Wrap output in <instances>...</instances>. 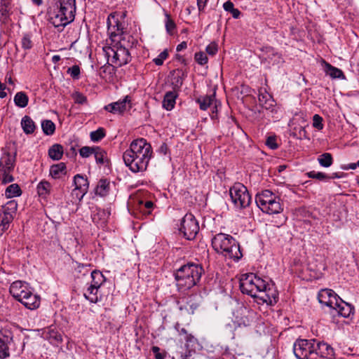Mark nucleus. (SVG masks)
I'll return each mask as SVG.
<instances>
[{
  "instance_id": "2eb2a0df",
  "label": "nucleus",
  "mask_w": 359,
  "mask_h": 359,
  "mask_svg": "<svg viewBox=\"0 0 359 359\" xmlns=\"http://www.w3.org/2000/svg\"><path fill=\"white\" fill-rule=\"evenodd\" d=\"M314 355H320L322 358L332 359L334 356L333 348L327 343L320 342L314 339Z\"/></svg>"
},
{
  "instance_id": "3c124183",
  "label": "nucleus",
  "mask_w": 359,
  "mask_h": 359,
  "mask_svg": "<svg viewBox=\"0 0 359 359\" xmlns=\"http://www.w3.org/2000/svg\"><path fill=\"white\" fill-rule=\"evenodd\" d=\"M168 57V52L167 49H165L161 52L158 56L153 60L154 64L157 66H161L163 64L165 60Z\"/></svg>"
},
{
  "instance_id": "6e6552de",
  "label": "nucleus",
  "mask_w": 359,
  "mask_h": 359,
  "mask_svg": "<svg viewBox=\"0 0 359 359\" xmlns=\"http://www.w3.org/2000/svg\"><path fill=\"white\" fill-rule=\"evenodd\" d=\"M103 51L105 56L107 57V63L109 64L111 56V62L115 64L118 67H121L128 64L130 60L131 56L128 49L125 48L121 44L119 46L111 48L110 46H105L103 48Z\"/></svg>"
},
{
  "instance_id": "8fccbe9b",
  "label": "nucleus",
  "mask_w": 359,
  "mask_h": 359,
  "mask_svg": "<svg viewBox=\"0 0 359 359\" xmlns=\"http://www.w3.org/2000/svg\"><path fill=\"white\" fill-rule=\"evenodd\" d=\"M72 98L74 100V102L79 104H86L88 100L87 97L80 92H75L72 94Z\"/></svg>"
},
{
  "instance_id": "f03ea898",
  "label": "nucleus",
  "mask_w": 359,
  "mask_h": 359,
  "mask_svg": "<svg viewBox=\"0 0 359 359\" xmlns=\"http://www.w3.org/2000/svg\"><path fill=\"white\" fill-rule=\"evenodd\" d=\"M153 150L151 144L144 138L133 140L123 154L124 163L135 173L147 170L151 158Z\"/></svg>"
},
{
  "instance_id": "6e6d98bb",
  "label": "nucleus",
  "mask_w": 359,
  "mask_h": 359,
  "mask_svg": "<svg viewBox=\"0 0 359 359\" xmlns=\"http://www.w3.org/2000/svg\"><path fill=\"white\" fill-rule=\"evenodd\" d=\"M67 73L69 74L74 79H78L81 74L80 67L76 65H73L67 69Z\"/></svg>"
},
{
  "instance_id": "603ef678",
  "label": "nucleus",
  "mask_w": 359,
  "mask_h": 359,
  "mask_svg": "<svg viewBox=\"0 0 359 359\" xmlns=\"http://www.w3.org/2000/svg\"><path fill=\"white\" fill-rule=\"evenodd\" d=\"M194 59L198 62V64L201 65H205L208 61V57L205 55V53L201 51L195 53Z\"/></svg>"
},
{
  "instance_id": "aec40b11",
  "label": "nucleus",
  "mask_w": 359,
  "mask_h": 359,
  "mask_svg": "<svg viewBox=\"0 0 359 359\" xmlns=\"http://www.w3.org/2000/svg\"><path fill=\"white\" fill-rule=\"evenodd\" d=\"M99 288L89 285L83 292L84 297L90 303H97L101 300V297L98 296Z\"/></svg>"
},
{
  "instance_id": "de8ad7c7",
  "label": "nucleus",
  "mask_w": 359,
  "mask_h": 359,
  "mask_svg": "<svg viewBox=\"0 0 359 359\" xmlns=\"http://www.w3.org/2000/svg\"><path fill=\"white\" fill-rule=\"evenodd\" d=\"M11 5H3L0 4V20L5 22L9 15Z\"/></svg>"
},
{
  "instance_id": "e2e57ef3",
  "label": "nucleus",
  "mask_w": 359,
  "mask_h": 359,
  "mask_svg": "<svg viewBox=\"0 0 359 359\" xmlns=\"http://www.w3.org/2000/svg\"><path fill=\"white\" fill-rule=\"evenodd\" d=\"M151 351L154 354L156 359H165L166 353L165 352H161V349L158 346H153Z\"/></svg>"
},
{
  "instance_id": "09e8293b",
  "label": "nucleus",
  "mask_w": 359,
  "mask_h": 359,
  "mask_svg": "<svg viewBox=\"0 0 359 359\" xmlns=\"http://www.w3.org/2000/svg\"><path fill=\"white\" fill-rule=\"evenodd\" d=\"M95 151V147L85 146L79 149V154L83 158H88Z\"/></svg>"
},
{
  "instance_id": "20e7f679",
  "label": "nucleus",
  "mask_w": 359,
  "mask_h": 359,
  "mask_svg": "<svg viewBox=\"0 0 359 359\" xmlns=\"http://www.w3.org/2000/svg\"><path fill=\"white\" fill-rule=\"evenodd\" d=\"M212 246L215 252L225 258L239 260L243 255L240 245L231 235L219 233L212 238Z\"/></svg>"
},
{
  "instance_id": "a18cd8bd",
  "label": "nucleus",
  "mask_w": 359,
  "mask_h": 359,
  "mask_svg": "<svg viewBox=\"0 0 359 359\" xmlns=\"http://www.w3.org/2000/svg\"><path fill=\"white\" fill-rule=\"evenodd\" d=\"M330 297L327 303L326 304L327 306L334 309L337 308L338 304H339L340 300H342L333 290L332 294H330Z\"/></svg>"
},
{
  "instance_id": "f3484780",
  "label": "nucleus",
  "mask_w": 359,
  "mask_h": 359,
  "mask_svg": "<svg viewBox=\"0 0 359 359\" xmlns=\"http://www.w3.org/2000/svg\"><path fill=\"white\" fill-rule=\"evenodd\" d=\"M57 8L66 15H74L76 12V0H58Z\"/></svg>"
},
{
  "instance_id": "473e14b6",
  "label": "nucleus",
  "mask_w": 359,
  "mask_h": 359,
  "mask_svg": "<svg viewBox=\"0 0 359 359\" xmlns=\"http://www.w3.org/2000/svg\"><path fill=\"white\" fill-rule=\"evenodd\" d=\"M90 276L92 280L90 284L100 289V287L105 280V277L100 271L97 270H94L92 272H90Z\"/></svg>"
},
{
  "instance_id": "ddd939ff",
  "label": "nucleus",
  "mask_w": 359,
  "mask_h": 359,
  "mask_svg": "<svg viewBox=\"0 0 359 359\" xmlns=\"http://www.w3.org/2000/svg\"><path fill=\"white\" fill-rule=\"evenodd\" d=\"M32 288L26 282L16 280L13 282L9 288L11 294L18 302H21L24 299L25 296L29 294Z\"/></svg>"
},
{
  "instance_id": "72a5a7b5",
  "label": "nucleus",
  "mask_w": 359,
  "mask_h": 359,
  "mask_svg": "<svg viewBox=\"0 0 359 359\" xmlns=\"http://www.w3.org/2000/svg\"><path fill=\"white\" fill-rule=\"evenodd\" d=\"M28 102V96L22 91L17 93L14 96V103L18 107L25 108L27 106Z\"/></svg>"
},
{
  "instance_id": "ea45409f",
  "label": "nucleus",
  "mask_w": 359,
  "mask_h": 359,
  "mask_svg": "<svg viewBox=\"0 0 359 359\" xmlns=\"http://www.w3.org/2000/svg\"><path fill=\"white\" fill-rule=\"evenodd\" d=\"M318 161L321 166L328 168L333 163L332 156L330 153H324L318 156Z\"/></svg>"
},
{
  "instance_id": "052dcab7",
  "label": "nucleus",
  "mask_w": 359,
  "mask_h": 359,
  "mask_svg": "<svg viewBox=\"0 0 359 359\" xmlns=\"http://www.w3.org/2000/svg\"><path fill=\"white\" fill-rule=\"evenodd\" d=\"M266 145L271 149H276L278 147V145L276 143V136L268 137L266 140Z\"/></svg>"
},
{
  "instance_id": "412c9836",
  "label": "nucleus",
  "mask_w": 359,
  "mask_h": 359,
  "mask_svg": "<svg viewBox=\"0 0 359 359\" xmlns=\"http://www.w3.org/2000/svg\"><path fill=\"white\" fill-rule=\"evenodd\" d=\"M259 102L263 108L271 111L274 110L276 102L271 95L268 93L260 94L259 95Z\"/></svg>"
},
{
  "instance_id": "bf43d9fd",
  "label": "nucleus",
  "mask_w": 359,
  "mask_h": 359,
  "mask_svg": "<svg viewBox=\"0 0 359 359\" xmlns=\"http://www.w3.org/2000/svg\"><path fill=\"white\" fill-rule=\"evenodd\" d=\"M175 23L174 21L170 18L168 15H166V21H165V28L166 31L169 34H172L173 30L175 29Z\"/></svg>"
},
{
  "instance_id": "a211bd4d",
  "label": "nucleus",
  "mask_w": 359,
  "mask_h": 359,
  "mask_svg": "<svg viewBox=\"0 0 359 359\" xmlns=\"http://www.w3.org/2000/svg\"><path fill=\"white\" fill-rule=\"evenodd\" d=\"M43 338L48 340L51 344L58 346L62 341L61 334L53 329H48L43 332Z\"/></svg>"
},
{
  "instance_id": "c756f323",
  "label": "nucleus",
  "mask_w": 359,
  "mask_h": 359,
  "mask_svg": "<svg viewBox=\"0 0 359 359\" xmlns=\"http://www.w3.org/2000/svg\"><path fill=\"white\" fill-rule=\"evenodd\" d=\"M13 220L11 215L0 213V236L9 228L10 224Z\"/></svg>"
},
{
  "instance_id": "c85d7f7f",
  "label": "nucleus",
  "mask_w": 359,
  "mask_h": 359,
  "mask_svg": "<svg viewBox=\"0 0 359 359\" xmlns=\"http://www.w3.org/2000/svg\"><path fill=\"white\" fill-rule=\"evenodd\" d=\"M109 185L110 183L107 179L100 180L95 188V194L100 196H105L109 191Z\"/></svg>"
},
{
  "instance_id": "b1692460",
  "label": "nucleus",
  "mask_w": 359,
  "mask_h": 359,
  "mask_svg": "<svg viewBox=\"0 0 359 359\" xmlns=\"http://www.w3.org/2000/svg\"><path fill=\"white\" fill-rule=\"evenodd\" d=\"M177 94L175 91L167 92L163 100V107L168 111L172 109L175 104Z\"/></svg>"
},
{
  "instance_id": "a19ab883",
  "label": "nucleus",
  "mask_w": 359,
  "mask_h": 359,
  "mask_svg": "<svg viewBox=\"0 0 359 359\" xmlns=\"http://www.w3.org/2000/svg\"><path fill=\"white\" fill-rule=\"evenodd\" d=\"M50 184L46 180H42L37 185V192L40 196H46L50 193Z\"/></svg>"
},
{
  "instance_id": "dca6fc26",
  "label": "nucleus",
  "mask_w": 359,
  "mask_h": 359,
  "mask_svg": "<svg viewBox=\"0 0 359 359\" xmlns=\"http://www.w3.org/2000/svg\"><path fill=\"white\" fill-rule=\"evenodd\" d=\"M29 294L25 296L21 303L27 309L33 310L37 309L41 304V298L39 295L33 293L32 290H29Z\"/></svg>"
},
{
  "instance_id": "bb28decb",
  "label": "nucleus",
  "mask_w": 359,
  "mask_h": 359,
  "mask_svg": "<svg viewBox=\"0 0 359 359\" xmlns=\"http://www.w3.org/2000/svg\"><path fill=\"white\" fill-rule=\"evenodd\" d=\"M74 184L75 188L83 191H88L89 183L88 179L83 175L77 174L74 177Z\"/></svg>"
},
{
  "instance_id": "0e129e2a",
  "label": "nucleus",
  "mask_w": 359,
  "mask_h": 359,
  "mask_svg": "<svg viewBox=\"0 0 359 359\" xmlns=\"http://www.w3.org/2000/svg\"><path fill=\"white\" fill-rule=\"evenodd\" d=\"M184 340L186 341V346L189 347V346H193L196 341V339L191 334H188L184 337H183Z\"/></svg>"
},
{
  "instance_id": "6ab92c4d",
  "label": "nucleus",
  "mask_w": 359,
  "mask_h": 359,
  "mask_svg": "<svg viewBox=\"0 0 359 359\" xmlns=\"http://www.w3.org/2000/svg\"><path fill=\"white\" fill-rule=\"evenodd\" d=\"M12 341V337L4 335L0 337V359H6L10 356L9 345Z\"/></svg>"
},
{
  "instance_id": "0eeeda50",
  "label": "nucleus",
  "mask_w": 359,
  "mask_h": 359,
  "mask_svg": "<svg viewBox=\"0 0 359 359\" xmlns=\"http://www.w3.org/2000/svg\"><path fill=\"white\" fill-rule=\"evenodd\" d=\"M16 161V154L4 152L0 158V180L2 184H8L14 180L13 172Z\"/></svg>"
},
{
  "instance_id": "4468645a",
  "label": "nucleus",
  "mask_w": 359,
  "mask_h": 359,
  "mask_svg": "<svg viewBox=\"0 0 359 359\" xmlns=\"http://www.w3.org/2000/svg\"><path fill=\"white\" fill-rule=\"evenodd\" d=\"M74 20V15H66L58 10L50 20V23L56 28L65 27Z\"/></svg>"
},
{
  "instance_id": "7c9ffc66",
  "label": "nucleus",
  "mask_w": 359,
  "mask_h": 359,
  "mask_svg": "<svg viewBox=\"0 0 359 359\" xmlns=\"http://www.w3.org/2000/svg\"><path fill=\"white\" fill-rule=\"evenodd\" d=\"M325 73L332 79H344V74L343 72L329 63H325Z\"/></svg>"
},
{
  "instance_id": "338daca9",
  "label": "nucleus",
  "mask_w": 359,
  "mask_h": 359,
  "mask_svg": "<svg viewBox=\"0 0 359 359\" xmlns=\"http://www.w3.org/2000/svg\"><path fill=\"white\" fill-rule=\"evenodd\" d=\"M208 1V0H197V7L200 14L204 12Z\"/></svg>"
},
{
  "instance_id": "5701e85b",
  "label": "nucleus",
  "mask_w": 359,
  "mask_h": 359,
  "mask_svg": "<svg viewBox=\"0 0 359 359\" xmlns=\"http://www.w3.org/2000/svg\"><path fill=\"white\" fill-rule=\"evenodd\" d=\"M21 126L23 132L27 135H30L34 133L36 125L34 121L29 116H25L21 120Z\"/></svg>"
},
{
  "instance_id": "680f3d73",
  "label": "nucleus",
  "mask_w": 359,
  "mask_h": 359,
  "mask_svg": "<svg viewBox=\"0 0 359 359\" xmlns=\"http://www.w3.org/2000/svg\"><path fill=\"white\" fill-rule=\"evenodd\" d=\"M205 50L210 55H215L218 51L217 44L212 42L206 46Z\"/></svg>"
},
{
  "instance_id": "4d7b16f0",
  "label": "nucleus",
  "mask_w": 359,
  "mask_h": 359,
  "mask_svg": "<svg viewBox=\"0 0 359 359\" xmlns=\"http://www.w3.org/2000/svg\"><path fill=\"white\" fill-rule=\"evenodd\" d=\"M313 127L318 130L323 128V118L320 115L315 114L313 116Z\"/></svg>"
},
{
  "instance_id": "774afa93",
  "label": "nucleus",
  "mask_w": 359,
  "mask_h": 359,
  "mask_svg": "<svg viewBox=\"0 0 359 359\" xmlns=\"http://www.w3.org/2000/svg\"><path fill=\"white\" fill-rule=\"evenodd\" d=\"M223 8L226 11L230 13L234 8V6L231 1H227L223 4Z\"/></svg>"
},
{
  "instance_id": "69168bd1",
  "label": "nucleus",
  "mask_w": 359,
  "mask_h": 359,
  "mask_svg": "<svg viewBox=\"0 0 359 359\" xmlns=\"http://www.w3.org/2000/svg\"><path fill=\"white\" fill-rule=\"evenodd\" d=\"M252 312H248V315L243 318L240 324H243L245 327L249 326L252 322Z\"/></svg>"
},
{
  "instance_id": "e433bc0d",
  "label": "nucleus",
  "mask_w": 359,
  "mask_h": 359,
  "mask_svg": "<svg viewBox=\"0 0 359 359\" xmlns=\"http://www.w3.org/2000/svg\"><path fill=\"white\" fill-rule=\"evenodd\" d=\"M18 208V203L15 200H11L8 202H7L4 206H2L3 209V213L8 215H11L13 216V218H14V216L16 213Z\"/></svg>"
},
{
  "instance_id": "393cba45",
  "label": "nucleus",
  "mask_w": 359,
  "mask_h": 359,
  "mask_svg": "<svg viewBox=\"0 0 359 359\" xmlns=\"http://www.w3.org/2000/svg\"><path fill=\"white\" fill-rule=\"evenodd\" d=\"M66 174V165L64 163H60L50 166V175L54 179L60 178Z\"/></svg>"
},
{
  "instance_id": "7ed1b4c3",
  "label": "nucleus",
  "mask_w": 359,
  "mask_h": 359,
  "mask_svg": "<svg viewBox=\"0 0 359 359\" xmlns=\"http://www.w3.org/2000/svg\"><path fill=\"white\" fill-rule=\"evenodd\" d=\"M203 273L204 269L200 264L189 262L182 266L174 273L179 290L184 292L196 285Z\"/></svg>"
},
{
  "instance_id": "39448f33",
  "label": "nucleus",
  "mask_w": 359,
  "mask_h": 359,
  "mask_svg": "<svg viewBox=\"0 0 359 359\" xmlns=\"http://www.w3.org/2000/svg\"><path fill=\"white\" fill-rule=\"evenodd\" d=\"M255 202L263 212L269 215L278 214L283 210L280 198L269 189L257 194Z\"/></svg>"
},
{
  "instance_id": "864d4df0",
  "label": "nucleus",
  "mask_w": 359,
  "mask_h": 359,
  "mask_svg": "<svg viewBox=\"0 0 359 359\" xmlns=\"http://www.w3.org/2000/svg\"><path fill=\"white\" fill-rule=\"evenodd\" d=\"M262 51L265 52L267 55V57L269 59H273V57H278L280 59V55L276 52L272 47L266 46L262 48Z\"/></svg>"
},
{
  "instance_id": "f704fd0d",
  "label": "nucleus",
  "mask_w": 359,
  "mask_h": 359,
  "mask_svg": "<svg viewBox=\"0 0 359 359\" xmlns=\"http://www.w3.org/2000/svg\"><path fill=\"white\" fill-rule=\"evenodd\" d=\"M215 100V93L201 97L197 99V102L199 104L200 109L202 110H206Z\"/></svg>"
},
{
  "instance_id": "49530a36",
  "label": "nucleus",
  "mask_w": 359,
  "mask_h": 359,
  "mask_svg": "<svg viewBox=\"0 0 359 359\" xmlns=\"http://www.w3.org/2000/svg\"><path fill=\"white\" fill-rule=\"evenodd\" d=\"M306 175L309 178L316 179L320 181H328L329 180L328 175H327L324 172H316V171L313 170V171H310V172H307Z\"/></svg>"
},
{
  "instance_id": "2f4dec72",
  "label": "nucleus",
  "mask_w": 359,
  "mask_h": 359,
  "mask_svg": "<svg viewBox=\"0 0 359 359\" xmlns=\"http://www.w3.org/2000/svg\"><path fill=\"white\" fill-rule=\"evenodd\" d=\"M63 155V147L59 144H53L48 150V156L53 160L58 161Z\"/></svg>"
},
{
  "instance_id": "c03bdc74",
  "label": "nucleus",
  "mask_w": 359,
  "mask_h": 359,
  "mask_svg": "<svg viewBox=\"0 0 359 359\" xmlns=\"http://www.w3.org/2000/svg\"><path fill=\"white\" fill-rule=\"evenodd\" d=\"M105 135V130L103 128H99L97 130L92 131L90 134V140L95 142L100 141Z\"/></svg>"
},
{
  "instance_id": "9d476101",
  "label": "nucleus",
  "mask_w": 359,
  "mask_h": 359,
  "mask_svg": "<svg viewBox=\"0 0 359 359\" xmlns=\"http://www.w3.org/2000/svg\"><path fill=\"white\" fill-rule=\"evenodd\" d=\"M107 25L111 40L113 42L121 43L126 29L124 22H120L115 14L111 13L107 18Z\"/></svg>"
},
{
  "instance_id": "79ce46f5",
  "label": "nucleus",
  "mask_w": 359,
  "mask_h": 359,
  "mask_svg": "<svg viewBox=\"0 0 359 359\" xmlns=\"http://www.w3.org/2000/svg\"><path fill=\"white\" fill-rule=\"evenodd\" d=\"M76 266L75 267V271L78 273L77 277L79 278L81 276H85L89 273L90 264H84L79 262H76Z\"/></svg>"
},
{
  "instance_id": "c9c22d12",
  "label": "nucleus",
  "mask_w": 359,
  "mask_h": 359,
  "mask_svg": "<svg viewBox=\"0 0 359 359\" xmlns=\"http://www.w3.org/2000/svg\"><path fill=\"white\" fill-rule=\"evenodd\" d=\"M22 194V191L18 184H12L9 185L5 191V196L6 198H13L20 196Z\"/></svg>"
},
{
  "instance_id": "4be33fe9",
  "label": "nucleus",
  "mask_w": 359,
  "mask_h": 359,
  "mask_svg": "<svg viewBox=\"0 0 359 359\" xmlns=\"http://www.w3.org/2000/svg\"><path fill=\"white\" fill-rule=\"evenodd\" d=\"M172 75V84L174 89H179L182 87L184 78L186 77L185 72L180 69H177L171 72Z\"/></svg>"
},
{
  "instance_id": "5fc2aeb1",
  "label": "nucleus",
  "mask_w": 359,
  "mask_h": 359,
  "mask_svg": "<svg viewBox=\"0 0 359 359\" xmlns=\"http://www.w3.org/2000/svg\"><path fill=\"white\" fill-rule=\"evenodd\" d=\"M21 44L25 50H29L32 48L33 43L29 34H25L22 38Z\"/></svg>"
},
{
  "instance_id": "13d9d810",
  "label": "nucleus",
  "mask_w": 359,
  "mask_h": 359,
  "mask_svg": "<svg viewBox=\"0 0 359 359\" xmlns=\"http://www.w3.org/2000/svg\"><path fill=\"white\" fill-rule=\"evenodd\" d=\"M87 192L74 188L72 191V196L75 201H81Z\"/></svg>"
},
{
  "instance_id": "a878e982",
  "label": "nucleus",
  "mask_w": 359,
  "mask_h": 359,
  "mask_svg": "<svg viewBox=\"0 0 359 359\" xmlns=\"http://www.w3.org/2000/svg\"><path fill=\"white\" fill-rule=\"evenodd\" d=\"M338 313V314L342 317L348 318L350 316L353 311V307L351 306V304H347L343 300H340L339 304H338L337 308H335Z\"/></svg>"
},
{
  "instance_id": "58836bf2",
  "label": "nucleus",
  "mask_w": 359,
  "mask_h": 359,
  "mask_svg": "<svg viewBox=\"0 0 359 359\" xmlns=\"http://www.w3.org/2000/svg\"><path fill=\"white\" fill-rule=\"evenodd\" d=\"M93 154L97 164L104 165L107 161L106 151L100 147H95V151Z\"/></svg>"
},
{
  "instance_id": "cd10ccee",
  "label": "nucleus",
  "mask_w": 359,
  "mask_h": 359,
  "mask_svg": "<svg viewBox=\"0 0 359 359\" xmlns=\"http://www.w3.org/2000/svg\"><path fill=\"white\" fill-rule=\"evenodd\" d=\"M109 212L102 209H97V212L92 215L93 222L97 224H104L109 217Z\"/></svg>"
},
{
  "instance_id": "9b49d317",
  "label": "nucleus",
  "mask_w": 359,
  "mask_h": 359,
  "mask_svg": "<svg viewBox=\"0 0 359 359\" xmlns=\"http://www.w3.org/2000/svg\"><path fill=\"white\" fill-rule=\"evenodd\" d=\"M314 339H297L293 345V353L297 359H313Z\"/></svg>"
},
{
  "instance_id": "1a4fd4ad",
  "label": "nucleus",
  "mask_w": 359,
  "mask_h": 359,
  "mask_svg": "<svg viewBox=\"0 0 359 359\" xmlns=\"http://www.w3.org/2000/svg\"><path fill=\"white\" fill-rule=\"evenodd\" d=\"M180 231L187 240H193L199 231V224L191 213L186 214L182 219Z\"/></svg>"
},
{
  "instance_id": "37998d69",
  "label": "nucleus",
  "mask_w": 359,
  "mask_h": 359,
  "mask_svg": "<svg viewBox=\"0 0 359 359\" xmlns=\"http://www.w3.org/2000/svg\"><path fill=\"white\" fill-rule=\"evenodd\" d=\"M330 294H332V290H330V289L321 290L319 292L318 295L319 302L321 304H324L326 306L327 301L329 300V298L331 296Z\"/></svg>"
},
{
  "instance_id": "423d86ee",
  "label": "nucleus",
  "mask_w": 359,
  "mask_h": 359,
  "mask_svg": "<svg viewBox=\"0 0 359 359\" xmlns=\"http://www.w3.org/2000/svg\"><path fill=\"white\" fill-rule=\"evenodd\" d=\"M229 194L231 201L236 208H245L251 203V196L249 191L247 187L241 183H235L229 189Z\"/></svg>"
},
{
  "instance_id": "f257e3e1",
  "label": "nucleus",
  "mask_w": 359,
  "mask_h": 359,
  "mask_svg": "<svg viewBox=\"0 0 359 359\" xmlns=\"http://www.w3.org/2000/svg\"><path fill=\"white\" fill-rule=\"evenodd\" d=\"M240 289L242 293L255 299L258 304L272 306L278 301V292L275 285L266 283L252 273L241 275Z\"/></svg>"
},
{
  "instance_id": "f8f14e48",
  "label": "nucleus",
  "mask_w": 359,
  "mask_h": 359,
  "mask_svg": "<svg viewBox=\"0 0 359 359\" xmlns=\"http://www.w3.org/2000/svg\"><path fill=\"white\" fill-rule=\"evenodd\" d=\"M132 108V100L129 95L104 107V109L114 114L123 115Z\"/></svg>"
},
{
  "instance_id": "4c0bfd02",
  "label": "nucleus",
  "mask_w": 359,
  "mask_h": 359,
  "mask_svg": "<svg viewBox=\"0 0 359 359\" xmlns=\"http://www.w3.org/2000/svg\"><path fill=\"white\" fill-rule=\"evenodd\" d=\"M43 133L46 135H52L55 131V125L51 120H43L41 121Z\"/></svg>"
}]
</instances>
